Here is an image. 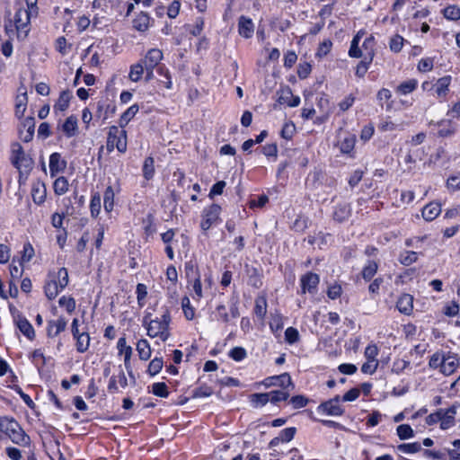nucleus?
Wrapping results in <instances>:
<instances>
[{"label":"nucleus","mask_w":460,"mask_h":460,"mask_svg":"<svg viewBox=\"0 0 460 460\" xmlns=\"http://www.w3.org/2000/svg\"><path fill=\"white\" fill-rule=\"evenodd\" d=\"M9 160L18 172L17 181L19 186L26 185L35 165L34 154L31 148L25 149L23 146H16L15 148L12 149Z\"/></svg>","instance_id":"1"},{"label":"nucleus","mask_w":460,"mask_h":460,"mask_svg":"<svg viewBox=\"0 0 460 460\" xmlns=\"http://www.w3.org/2000/svg\"><path fill=\"white\" fill-rule=\"evenodd\" d=\"M0 438L9 439L22 447H30L31 445V437L13 416H0Z\"/></svg>","instance_id":"2"},{"label":"nucleus","mask_w":460,"mask_h":460,"mask_svg":"<svg viewBox=\"0 0 460 460\" xmlns=\"http://www.w3.org/2000/svg\"><path fill=\"white\" fill-rule=\"evenodd\" d=\"M172 323L171 312L168 307H164L160 317L152 318V314L145 312L142 324L146 329V334L150 338H159L162 341H166L170 336V324Z\"/></svg>","instance_id":"3"},{"label":"nucleus","mask_w":460,"mask_h":460,"mask_svg":"<svg viewBox=\"0 0 460 460\" xmlns=\"http://www.w3.org/2000/svg\"><path fill=\"white\" fill-rule=\"evenodd\" d=\"M428 366L432 370L448 376L460 367V356L450 349H438L429 358Z\"/></svg>","instance_id":"4"},{"label":"nucleus","mask_w":460,"mask_h":460,"mask_svg":"<svg viewBox=\"0 0 460 460\" xmlns=\"http://www.w3.org/2000/svg\"><path fill=\"white\" fill-rule=\"evenodd\" d=\"M69 283L68 270L65 267L49 270L44 282L43 291L49 300H54Z\"/></svg>","instance_id":"5"},{"label":"nucleus","mask_w":460,"mask_h":460,"mask_svg":"<svg viewBox=\"0 0 460 460\" xmlns=\"http://www.w3.org/2000/svg\"><path fill=\"white\" fill-rule=\"evenodd\" d=\"M34 15L23 7H19L16 10L13 20H9L4 24L5 32L10 36L13 34L14 29L17 32L19 39H25L29 33L30 20Z\"/></svg>","instance_id":"6"},{"label":"nucleus","mask_w":460,"mask_h":460,"mask_svg":"<svg viewBox=\"0 0 460 460\" xmlns=\"http://www.w3.org/2000/svg\"><path fill=\"white\" fill-rule=\"evenodd\" d=\"M459 406V402H455L447 409L440 408L429 414L425 419V423L428 426H433L439 422V427L442 430L448 429L456 425V415Z\"/></svg>","instance_id":"7"},{"label":"nucleus","mask_w":460,"mask_h":460,"mask_svg":"<svg viewBox=\"0 0 460 460\" xmlns=\"http://www.w3.org/2000/svg\"><path fill=\"white\" fill-rule=\"evenodd\" d=\"M364 35H366V31L364 30H360L354 36L353 40H351L349 56L355 58H358L364 56L365 59H369V61H372L375 56V38L373 35L366 37L362 43L363 50H361L358 47V44Z\"/></svg>","instance_id":"8"},{"label":"nucleus","mask_w":460,"mask_h":460,"mask_svg":"<svg viewBox=\"0 0 460 460\" xmlns=\"http://www.w3.org/2000/svg\"><path fill=\"white\" fill-rule=\"evenodd\" d=\"M221 213L222 207L217 203H212L202 209L199 227L204 234L221 223Z\"/></svg>","instance_id":"9"},{"label":"nucleus","mask_w":460,"mask_h":460,"mask_svg":"<svg viewBox=\"0 0 460 460\" xmlns=\"http://www.w3.org/2000/svg\"><path fill=\"white\" fill-rule=\"evenodd\" d=\"M71 334L75 341V349L78 353H85L91 344V337L87 331H81L78 318H74L71 323Z\"/></svg>","instance_id":"10"},{"label":"nucleus","mask_w":460,"mask_h":460,"mask_svg":"<svg viewBox=\"0 0 460 460\" xmlns=\"http://www.w3.org/2000/svg\"><path fill=\"white\" fill-rule=\"evenodd\" d=\"M121 191L119 180H116L114 184L109 183L103 190V208L108 216H111L117 205L116 195Z\"/></svg>","instance_id":"11"},{"label":"nucleus","mask_w":460,"mask_h":460,"mask_svg":"<svg viewBox=\"0 0 460 460\" xmlns=\"http://www.w3.org/2000/svg\"><path fill=\"white\" fill-rule=\"evenodd\" d=\"M300 289L297 294L300 296L309 293L314 295L318 291L320 284V276L313 271H307L300 277Z\"/></svg>","instance_id":"12"},{"label":"nucleus","mask_w":460,"mask_h":460,"mask_svg":"<svg viewBox=\"0 0 460 460\" xmlns=\"http://www.w3.org/2000/svg\"><path fill=\"white\" fill-rule=\"evenodd\" d=\"M261 384L266 388L271 386H279L281 389H293L295 385L292 381L291 376L289 373L285 372L280 375L271 376L264 378Z\"/></svg>","instance_id":"13"},{"label":"nucleus","mask_w":460,"mask_h":460,"mask_svg":"<svg viewBox=\"0 0 460 460\" xmlns=\"http://www.w3.org/2000/svg\"><path fill=\"white\" fill-rule=\"evenodd\" d=\"M316 411L319 413L329 416H341L344 413V409L340 405L339 395L321 402L317 406Z\"/></svg>","instance_id":"14"},{"label":"nucleus","mask_w":460,"mask_h":460,"mask_svg":"<svg viewBox=\"0 0 460 460\" xmlns=\"http://www.w3.org/2000/svg\"><path fill=\"white\" fill-rule=\"evenodd\" d=\"M68 321L64 315L58 316L57 319H51L47 322L46 335L49 339H55L61 332H65L67 327Z\"/></svg>","instance_id":"15"},{"label":"nucleus","mask_w":460,"mask_h":460,"mask_svg":"<svg viewBox=\"0 0 460 460\" xmlns=\"http://www.w3.org/2000/svg\"><path fill=\"white\" fill-rule=\"evenodd\" d=\"M118 355L124 356V366L127 369L128 373L131 375L132 367H131V357L133 354V349L131 346L127 344V339L125 334L119 338L117 341Z\"/></svg>","instance_id":"16"},{"label":"nucleus","mask_w":460,"mask_h":460,"mask_svg":"<svg viewBox=\"0 0 460 460\" xmlns=\"http://www.w3.org/2000/svg\"><path fill=\"white\" fill-rule=\"evenodd\" d=\"M413 302L414 297L412 295L402 293L398 296L395 306L401 314L410 316L413 313Z\"/></svg>","instance_id":"17"},{"label":"nucleus","mask_w":460,"mask_h":460,"mask_svg":"<svg viewBox=\"0 0 460 460\" xmlns=\"http://www.w3.org/2000/svg\"><path fill=\"white\" fill-rule=\"evenodd\" d=\"M352 214V208L349 203L347 202H341L336 204L333 207L332 210V219L341 224L345 221H347Z\"/></svg>","instance_id":"18"},{"label":"nucleus","mask_w":460,"mask_h":460,"mask_svg":"<svg viewBox=\"0 0 460 460\" xmlns=\"http://www.w3.org/2000/svg\"><path fill=\"white\" fill-rule=\"evenodd\" d=\"M66 161L62 158L59 153H53L49 156V174L51 178L56 177L58 173L63 172L66 168Z\"/></svg>","instance_id":"19"},{"label":"nucleus","mask_w":460,"mask_h":460,"mask_svg":"<svg viewBox=\"0 0 460 460\" xmlns=\"http://www.w3.org/2000/svg\"><path fill=\"white\" fill-rule=\"evenodd\" d=\"M14 324L22 333V335L25 336L29 341H32L35 340V330L25 316L18 315L16 318H14Z\"/></svg>","instance_id":"20"},{"label":"nucleus","mask_w":460,"mask_h":460,"mask_svg":"<svg viewBox=\"0 0 460 460\" xmlns=\"http://www.w3.org/2000/svg\"><path fill=\"white\" fill-rule=\"evenodd\" d=\"M267 295L265 292H261L254 299L252 313L259 321H263L267 314Z\"/></svg>","instance_id":"21"},{"label":"nucleus","mask_w":460,"mask_h":460,"mask_svg":"<svg viewBox=\"0 0 460 460\" xmlns=\"http://www.w3.org/2000/svg\"><path fill=\"white\" fill-rule=\"evenodd\" d=\"M297 429L296 427H288L281 429L279 436L273 438L269 442V447L272 448L278 447L281 443H288L294 439Z\"/></svg>","instance_id":"22"},{"label":"nucleus","mask_w":460,"mask_h":460,"mask_svg":"<svg viewBox=\"0 0 460 460\" xmlns=\"http://www.w3.org/2000/svg\"><path fill=\"white\" fill-rule=\"evenodd\" d=\"M31 194L33 202L40 206L42 205L47 198V189L43 181L37 180L31 185Z\"/></svg>","instance_id":"23"},{"label":"nucleus","mask_w":460,"mask_h":460,"mask_svg":"<svg viewBox=\"0 0 460 460\" xmlns=\"http://www.w3.org/2000/svg\"><path fill=\"white\" fill-rule=\"evenodd\" d=\"M34 129V119L32 117L24 119L19 128V135L21 139L25 143L31 142L33 138Z\"/></svg>","instance_id":"24"},{"label":"nucleus","mask_w":460,"mask_h":460,"mask_svg":"<svg viewBox=\"0 0 460 460\" xmlns=\"http://www.w3.org/2000/svg\"><path fill=\"white\" fill-rule=\"evenodd\" d=\"M238 33L244 39H250L254 33V23L252 20L246 16H240L238 19Z\"/></svg>","instance_id":"25"},{"label":"nucleus","mask_w":460,"mask_h":460,"mask_svg":"<svg viewBox=\"0 0 460 460\" xmlns=\"http://www.w3.org/2000/svg\"><path fill=\"white\" fill-rule=\"evenodd\" d=\"M441 213V204L438 201H430L421 209V216L427 222L436 219Z\"/></svg>","instance_id":"26"},{"label":"nucleus","mask_w":460,"mask_h":460,"mask_svg":"<svg viewBox=\"0 0 460 460\" xmlns=\"http://www.w3.org/2000/svg\"><path fill=\"white\" fill-rule=\"evenodd\" d=\"M186 282H187V288H189L190 290H191L193 292L192 298L195 301L199 302L201 300V298L204 296L202 282H201V276L198 275L196 277L187 279Z\"/></svg>","instance_id":"27"},{"label":"nucleus","mask_w":460,"mask_h":460,"mask_svg":"<svg viewBox=\"0 0 460 460\" xmlns=\"http://www.w3.org/2000/svg\"><path fill=\"white\" fill-rule=\"evenodd\" d=\"M123 126H112L109 128L107 144H126L127 135Z\"/></svg>","instance_id":"28"},{"label":"nucleus","mask_w":460,"mask_h":460,"mask_svg":"<svg viewBox=\"0 0 460 460\" xmlns=\"http://www.w3.org/2000/svg\"><path fill=\"white\" fill-rule=\"evenodd\" d=\"M89 210L93 219L99 218L102 211V197L101 193L97 190L91 191Z\"/></svg>","instance_id":"29"},{"label":"nucleus","mask_w":460,"mask_h":460,"mask_svg":"<svg viewBox=\"0 0 460 460\" xmlns=\"http://www.w3.org/2000/svg\"><path fill=\"white\" fill-rule=\"evenodd\" d=\"M163 52L158 49H151L141 60L146 67L155 68L163 59Z\"/></svg>","instance_id":"30"},{"label":"nucleus","mask_w":460,"mask_h":460,"mask_svg":"<svg viewBox=\"0 0 460 460\" xmlns=\"http://www.w3.org/2000/svg\"><path fill=\"white\" fill-rule=\"evenodd\" d=\"M378 261L375 260H368L363 266L360 276L366 282L371 281L378 270Z\"/></svg>","instance_id":"31"},{"label":"nucleus","mask_w":460,"mask_h":460,"mask_svg":"<svg viewBox=\"0 0 460 460\" xmlns=\"http://www.w3.org/2000/svg\"><path fill=\"white\" fill-rule=\"evenodd\" d=\"M142 226L144 231V237L147 241L156 233L155 218L153 213H148L146 217L142 218Z\"/></svg>","instance_id":"32"},{"label":"nucleus","mask_w":460,"mask_h":460,"mask_svg":"<svg viewBox=\"0 0 460 460\" xmlns=\"http://www.w3.org/2000/svg\"><path fill=\"white\" fill-rule=\"evenodd\" d=\"M58 128L67 137L75 136L78 130L77 118L73 115L69 116Z\"/></svg>","instance_id":"33"},{"label":"nucleus","mask_w":460,"mask_h":460,"mask_svg":"<svg viewBox=\"0 0 460 460\" xmlns=\"http://www.w3.org/2000/svg\"><path fill=\"white\" fill-rule=\"evenodd\" d=\"M136 350L137 351L139 359L142 361H146L151 358L152 349L146 339L143 338L137 341Z\"/></svg>","instance_id":"34"},{"label":"nucleus","mask_w":460,"mask_h":460,"mask_svg":"<svg viewBox=\"0 0 460 460\" xmlns=\"http://www.w3.org/2000/svg\"><path fill=\"white\" fill-rule=\"evenodd\" d=\"M263 275L261 273V270L252 267L248 271V284L256 289H259L262 287L263 281H262Z\"/></svg>","instance_id":"35"},{"label":"nucleus","mask_w":460,"mask_h":460,"mask_svg":"<svg viewBox=\"0 0 460 460\" xmlns=\"http://www.w3.org/2000/svg\"><path fill=\"white\" fill-rule=\"evenodd\" d=\"M20 91L22 92L17 95L15 101V115L18 118L23 117L28 103L26 90L24 88H20Z\"/></svg>","instance_id":"36"},{"label":"nucleus","mask_w":460,"mask_h":460,"mask_svg":"<svg viewBox=\"0 0 460 460\" xmlns=\"http://www.w3.org/2000/svg\"><path fill=\"white\" fill-rule=\"evenodd\" d=\"M20 257L17 260L19 264L30 262L35 256V250L30 241L23 243L22 250L19 252Z\"/></svg>","instance_id":"37"},{"label":"nucleus","mask_w":460,"mask_h":460,"mask_svg":"<svg viewBox=\"0 0 460 460\" xmlns=\"http://www.w3.org/2000/svg\"><path fill=\"white\" fill-rule=\"evenodd\" d=\"M155 174V159L152 155L145 158L142 165V175L146 181H151Z\"/></svg>","instance_id":"38"},{"label":"nucleus","mask_w":460,"mask_h":460,"mask_svg":"<svg viewBox=\"0 0 460 460\" xmlns=\"http://www.w3.org/2000/svg\"><path fill=\"white\" fill-rule=\"evenodd\" d=\"M290 390L291 389H279V390H272L268 392L269 395V402L272 403L273 405H278L281 402H286L288 400L290 396Z\"/></svg>","instance_id":"39"},{"label":"nucleus","mask_w":460,"mask_h":460,"mask_svg":"<svg viewBox=\"0 0 460 460\" xmlns=\"http://www.w3.org/2000/svg\"><path fill=\"white\" fill-rule=\"evenodd\" d=\"M451 80L452 78L450 75H446L439 78L433 85L434 92L438 97H444L447 95L449 90Z\"/></svg>","instance_id":"40"},{"label":"nucleus","mask_w":460,"mask_h":460,"mask_svg":"<svg viewBox=\"0 0 460 460\" xmlns=\"http://www.w3.org/2000/svg\"><path fill=\"white\" fill-rule=\"evenodd\" d=\"M58 305L63 308L67 314L71 315L75 313L76 308V301L75 299L71 296H62L58 299Z\"/></svg>","instance_id":"41"},{"label":"nucleus","mask_w":460,"mask_h":460,"mask_svg":"<svg viewBox=\"0 0 460 460\" xmlns=\"http://www.w3.org/2000/svg\"><path fill=\"white\" fill-rule=\"evenodd\" d=\"M183 315L187 321H192L196 316V308L191 305L189 296H184L181 299Z\"/></svg>","instance_id":"42"},{"label":"nucleus","mask_w":460,"mask_h":460,"mask_svg":"<svg viewBox=\"0 0 460 460\" xmlns=\"http://www.w3.org/2000/svg\"><path fill=\"white\" fill-rule=\"evenodd\" d=\"M419 260V252L414 251H403L401 252L398 256V261L405 266L409 267L411 264L415 263Z\"/></svg>","instance_id":"43"},{"label":"nucleus","mask_w":460,"mask_h":460,"mask_svg":"<svg viewBox=\"0 0 460 460\" xmlns=\"http://www.w3.org/2000/svg\"><path fill=\"white\" fill-rule=\"evenodd\" d=\"M150 17L146 13L141 12L133 20V27L138 31H146L149 28Z\"/></svg>","instance_id":"44"},{"label":"nucleus","mask_w":460,"mask_h":460,"mask_svg":"<svg viewBox=\"0 0 460 460\" xmlns=\"http://www.w3.org/2000/svg\"><path fill=\"white\" fill-rule=\"evenodd\" d=\"M69 190L68 180L65 176H58L53 182V190L55 195L62 196Z\"/></svg>","instance_id":"45"},{"label":"nucleus","mask_w":460,"mask_h":460,"mask_svg":"<svg viewBox=\"0 0 460 460\" xmlns=\"http://www.w3.org/2000/svg\"><path fill=\"white\" fill-rule=\"evenodd\" d=\"M70 100L71 94L68 91L61 92L57 102L54 105V112L57 113L58 111H65L69 107Z\"/></svg>","instance_id":"46"},{"label":"nucleus","mask_w":460,"mask_h":460,"mask_svg":"<svg viewBox=\"0 0 460 460\" xmlns=\"http://www.w3.org/2000/svg\"><path fill=\"white\" fill-rule=\"evenodd\" d=\"M268 393H255L249 396V402L253 408H262L269 402Z\"/></svg>","instance_id":"47"},{"label":"nucleus","mask_w":460,"mask_h":460,"mask_svg":"<svg viewBox=\"0 0 460 460\" xmlns=\"http://www.w3.org/2000/svg\"><path fill=\"white\" fill-rule=\"evenodd\" d=\"M279 103H286L289 107H296L300 103V98L293 95L291 91L287 89L281 92V94L279 97Z\"/></svg>","instance_id":"48"},{"label":"nucleus","mask_w":460,"mask_h":460,"mask_svg":"<svg viewBox=\"0 0 460 460\" xmlns=\"http://www.w3.org/2000/svg\"><path fill=\"white\" fill-rule=\"evenodd\" d=\"M417 147L416 149H410L408 153L405 155L403 161L406 164H416L417 161L422 160V155H424V149L421 147H418V146H413Z\"/></svg>","instance_id":"49"},{"label":"nucleus","mask_w":460,"mask_h":460,"mask_svg":"<svg viewBox=\"0 0 460 460\" xmlns=\"http://www.w3.org/2000/svg\"><path fill=\"white\" fill-rule=\"evenodd\" d=\"M23 265L19 264L15 257L13 258L9 264L10 279L19 280L22 279L24 271Z\"/></svg>","instance_id":"50"},{"label":"nucleus","mask_w":460,"mask_h":460,"mask_svg":"<svg viewBox=\"0 0 460 460\" xmlns=\"http://www.w3.org/2000/svg\"><path fill=\"white\" fill-rule=\"evenodd\" d=\"M145 69H146L145 65L143 64V62L141 60L136 64H133L130 66L128 78L132 82H135V83L138 82L142 78Z\"/></svg>","instance_id":"51"},{"label":"nucleus","mask_w":460,"mask_h":460,"mask_svg":"<svg viewBox=\"0 0 460 460\" xmlns=\"http://www.w3.org/2000/svg\"><path fill=\"white\" fill-rule=\"evenodd\" d=\"M164 367V359L162 357H155L148 364L146 373L150 376L158 375Z\"/></svg>","instance_id":"52"},{"label":"nucleus","mask_w":460,"mask_h":460,"mask_svg":"<svg viewBox=\"0 0 460 460\" xmlns=\"http://www.w3.org/2000/svg\"><path fill=\"white\" fill-rule=\"evenodd\" d=\"M397 450L403 454H415L422 450L421 443L415 441L411 443H402L397 446Z\"/></svg>","instance_id":"53"},{"label":"nucleus","mask_w":460,"mask_h":460,"mask_svg":"<svg viewBox=\"0 0 460 460\" xmlns=\"http://www.w3.org/2000/svg\"><path fill=\"white\" fill-rule=\"evenodd\" d=\"M136 295L138 307H144L146 304V297L148 295L146 285L144 283H138L136 287Z\"/></svg>","instance_id":"54"},{"label":"nucleus","mask_w":460,"mask_h":460,"mask_svg":"<svg viewBox=\"0 0 460 460\" xmlns=\"http://www.w3.org/2000/svg\"><path fill=\"white\" fill-rule=\"evenodd\" d=\"M418 85V82L415 79H410L400 84L396 88V93L402 95H406L413 92Z\"/></svg>","instance_id":"55"},{"label":"nucleus","mask_w":460,"mask_h":460,"mask_svg":"<svg viewBox=\"0 0 460 460\" xmlns=\"http://www.w3.org/2000/svg\"><path fill=\"white\" fill-rule=\"evenodd\" d=\"M271 332L276 336H279L280 332L284 327L283 316L281 314H277L272 316L271 322L269 323Z\"/></svg>","instance_id":"56"},{"label":"nucleus","mask_w":460,"mask_h":460,"mask_svg":"<svg viewBox=\"0 0 460 460\" xmlns=\"http://www.w3.org/2000/svg\"><path fill=\"white\" fill-rule=\"evenodd\" d=\"M417 276L418 270L415 267L407 268L397 276L396 283H407L409 281H411Z\"/></svg>","instance_id":"57"},{"label":"nucleus","mask_w":460,"mask_h":460,"mask_svg":"<svg viewBox=\"0 0 460 460\" xmlns=\"http://www.w3.org/2000/svg\"><path fill=\"white\" fill-rule=\"evenodd\" d=\"M213 394V388L208 385L200 384L192 391L191 398H205Z\"/></svg>","instance_id":"58"},{"label":"nucleus","mask_w":460,"mask_h":460,"mask_svg":"<svg viewBox=\"0 0 460 460\" xmlns=\"http://www.w3.org/2000/svg\"><path fill=\"white\" fill-rule=\"evenodd\" d=\"M184 273L186 279L200 275L199 268L197 261L194 260L185 261Z\"/></svg>","instance_id":"59"},{"label":"nucleus","mask_w":460,"mask_h":460,"mask_svg":"<svg viewBox=\"0 0 460 460\" xmlns=\"http://www.w3.org/2000/svg\"><path fill=\"white\" fill-rule=\"evenodd\" d=\"M152 394L161 398H167L170 394L167 385L164 382H156L152 385Z\"/></svg>","instance_id":"60"},{"label":"nucleus","mask_w":460,"mask_h":460,"mask_svg":"<svg viewBox=\"0 0 460 460\" xmlns=\"http://www.w3.org/2000/svg\"><path fill=\"white\" fill-rule=\"evenodd\" d=\"M228 357L235 362H241L247 358V351L243 347H234L229 350Z\"/></svg>","instance_id":"61"},{"label":"nucleus","mask_w":460,"mask_h":460,"mask_svg":"<svg viewBox=\"0 0 460 460\" xmlns=\"http://www.w3.org/2000/svg\"><path fill=\"white\" fill-rule=\"evenodd\" d=\"M370 284L368 285V292L370 294L371 298H376L380 294V288L384 283L383 277H377L376 279H373L371 281H369Z\"/></svg>","instance_id":"62"},{"label":"nucleus","mask_w":460,"mask_h":460,"mask_svg":"<svg viewBox=\"0 0 460 460\" xmlns=\"http://www.w3.org/2000/svg\"><path fill=\"white\" fill-rule=\"evenodd\" d=\"M397 436L401 440L409 439L414 437V431L409 424H401L396 428Z\"/></svg>","instance_id":"63"},{"label":"nucleus","mask_w":460,"mask_h":460,"mask_svg":"<svg viewBox=\"0 0 460 460\" xmlns=\"http://www.w3.org/2000/svg\"><path fill=\"white\" fill-rule=\"evenodd\" d=\"M446 186L449 191H456L460 190V172L450 175L446 182Z\"/></svg>","instance_id":"64"}]
</instances>
